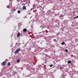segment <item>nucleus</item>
<instances>
[{
    "instance_id": "1",
    "label": "nucleus",
    "mask_w": 78,
    "mask_h": 78,
    "mask_svg": "<svg viewBox=\"0 0 78 78\" xmlns=\"http://www.w3.org/2000/svg\"><path fill=\"white\" fill-rule=\"evenodd\" d=\"M20 51V49L18 48L16 49V51L15 52V53H18Z\"/></svg>"
},
{
    "instance_id": "2",
    "label": "nucleus",
    "mask_w": 78,
    "mask_h": 78,
    "mask_svg": "<svg viewBox=\"0 0 78 78\" xmlns=\"http://www.w3.org/2000/svg\"><path fill=\"white\" fill-rule=\"evenodd\" d=\"M21 35V34L20 33V32H19L18 34H17V37H19L20 36V35Z\"/></svg>"
},
{
    "instance_id": "3",
    "label": "nucleus",
    "mask_w": 78,
    "mask_h": 78,
    "mask_svg": "<svg viewBox=\"0 0 78 78\" xmlns=\"http://www.w3.org/2000/svg\"><path fill=\"white\" fill-rule=\"evenodd\" d=\"M6 65V63H5V61L3 62L2 64V66H5Z\"/></svg>"
},
{
    "instance_id": "4",
    "label": "nucleus",
    "mask_w": 78,
    "mask_h": 78,
    "mask_svg": "<svg viewBox=\"0 0 78 78\" xmlns=\"http://www.w3.org/2000/svg\"><path fill=\"white\" fill-rule=\"evenodd\" d=\"M27 31V29L26 28H25L23 29V32H26Z\"/></svg>"
},
{
    "instance_id": "5",
    "label": "nucleus",
    "mask_w": 78,
    "mask_h": 78,
    "mask_svg": "<svg viewBox=\"0 0 78 78\" xmlns=\"http://www.w3.org/2000/svg\"><path fill=\"white\" fill-rule=\"evenodd\" d=\"M22 8L23 10H25V9H27L26 7H25V6H23Z\"/></svg>"
},
{
    "instance_id": "6",
    "label": "nucleus",
    "mask_w": 78,
    "mask_h": 78,
    "mask_svg": "<svg viewBox=\"0 0 78 78\" xmlns=\"http://www.w3.org/2000/svg\"><path fill=\"white\" fill-rule=\"evenodd\" d=\"M72 62H71L70 60H69L68 62V64H70V63H71Z\"/></svg>"
},
{
    "instance_id": "7",
    "label": "nucleus",
    "mask_w": 78,
    "mask_h": 78,
    "mask_svg": "<svg viewBox=\"0 0 78 78\" xmlns=\"http://www.w3.org/2000/svg\"><path fill=\"white\" fill-rule=\"evenodd\" d=\"M77 18H78V16H76L75 17H74L73 19H77Z\"/></svg>"
},
{
    "instance_id": "8",
    "label": "nucleus",
    "mask_w": 78,
    "mask_h": 78,
    "mask_svg": "<svg viewBox=\"0 0 78 78\" xmlns=\"http://www.w3.org/2000/svg\"><path fill=\"white\" fill-rule=\"evenodd\" d=\"M62 45H64L65 44V42H63L61 43Z\"/></svg>"
},
{
    "instance_id": "9",
    "label": "nucleus",
    "mask_w": 78,
    "mask_h": 78,
    "mask_svg": "<svg viewBox=\"0 0 78 78\" xmlns=\"http://www.w3.org/2000/svg\"><path fill=\"white\" fill-rule=\"evenodd\" d=\"M64 15H62V14H60V16L62 17H64Z\"/></svg>"
},
{
    "instance_id": "10",
    "label": "nucleus",
    "mask_w": 78,
    "mask_h": 78,
    "mask_svg": "<svg viewBox=\"0 0 78 78\" xmlns=\"http://www.w3.org/2000/svg\"><path fill=\"white\" fill-rule=\"evenodd\" d=\"M17 12L18 14H20V13L21 12H20V10H18L17 11Z\"/></svg>"
},
{
    "instance_id": "11",
    "label": "nucleus",
    "mask_w": 78,
    "mask_h": 78,
    "mask_svg": "<svg viewBox=\"0 0 78 78\" xmlns=\"http://www.w3.org/2000/svg\"><path fill=\"white\" fill-rule=\"evenodd\" d=\"M10 65H11V63H10V62L8 63V66H10Z\"/></svg>"
},
{
    "instance_id": "12",
    "label": "nucleus",
    "mask_w": 78,
    "mask_h": 78,
    "mask_svg": "<svg viewBox=\"0 0 78 78\" xmlns=\"http://www.w3.org/2000/svg\"><path fill=\"white\" fill-rule=\"evenodd\" d=\"M60 19H62V20H63V18H62V17H61V16H60L59 17Z\"/></svg>"
},
{
    "instance_id": "13",
    "label": "nucleus",
    "mask_w": 78,
    "mask_h": 78,
    "mask_svg": "<svg viewBox=\"0 0 78 78\" xmlns=\"http://www.w3.org/2000/svg\"><path fill=\"white\" fill-rule=\"evenodd\" d=\"M17 62H20V60L19 59H18L17 61Z\"/></svg>"
},
{
    "instance_id": "14",
    "label": "nucleus",
    "mask_w": 78,
    "mask_h": 78,
    "mask_svg": "<svg viewBox=\"0 0 78 78\" xmlns=\"http://www.w3.org/2000/svg\"><path fill=\"white\" fill-rule=\"evenodd\" d=\"M52 66H53V65H51L50 66V67H52Z\"/></svg>"
},
{
    "instance_id": "15",
    "label": "nucleus",
    "mask_w": 78,
    "mask_h": 78,
    "mask_svg": "<svg viewBox=\"0 0 78 78\" xmlns=\"http://www.w3.org/2000/svg\"><path fill=\"white\" fill-rule=\"evenodd\" d=\"M65 51H66V52H67L68 51V50L67 49H66Z\"/></svg>"
},
{
    "instance_id": "16",
    "label": "nucleus",
    "mask_w": 78,
    "mask_h": 78,
    "mask_svg": "<svg viewBox=\"0 0 78 78\" xmlns=\"http://www.w3.org/2000/svg\"><path fill=\"white\" fill-rule=\"evenodd\" d=\"M56 39H54V42H56Z\"/></svg>"
},
{
    "instance_id": "17",
    "label": "nucleus",
    "mask_w": 78,
    "mask_h": 78,
    "mask_svg": "<svg viewBox=\"0 0 78 78\" xmlns=\"http://www.w3.org/2000/svg\"><path fill=\"white\" fill-rule=\"evenodd\" d=\"M25 4H23V6H25Z\"/></svg>"
},
{
    "instance_id": "18",
    "label": "nucleus",
    "mask_w": 78,
    "mask_h": 78,
    "mask_svg": "<svg viewBox=\"0 0 78 78\" xmlns=\"http://www.w3.org/2000/svg\"><path fill=\"white\" fill-rule=\"evenodd\" d=\"M71 57H73V55H71Z\"/></svg>"
},
{
    "instance_id": "19",
    "label": "nucleus",
    "mask_w": 78,
    "mask_h": 78,
    "mask_svg": "<svg viewBox=\"0 0 78 78\" xmlns=\"http://www.w3.org/2000/svg\"><path fill=\"white\" fill-rule=\"evenodd\" d=\"M57 36H58V35H59V34L57 33Z\"/></svg>"
},
{
    "instance_id": "20",
    "label": "nucleus",
    "mask_w": 78,
    "mask_h": 78,
    "mask_svg": "<svg viewBox=\"0 0 78 78\" xmlns=\"http://www.w3.org/2000/svg\"><path fill=\"white\" fill-rule=\"evenodd\" d=\"M60 69H62V68L60 67Z\"/></svg>"
},
{
    "instance_id": "21",
    "label": "nucleus",
    "mask_w": 78,
    "mask_h": 78,
    "mask_svg": "<svg viewBox=\"0 0 78 78\" xmlns=\"http://www.w3.org/2000/svg\"><path fill=\"white\" fill-rule=\"evenodd\" d=\"M60 30H62V31H63V30L62 29H61Z\"/></svg>"
},
{
    "instance_id": "22",
    "label": "nucleus",
    "mask_w": 78,
    "mask_h": 78,
    "mask_svg": "<svg viewBox=\"0 0 78 78\" xmlns=\"http://www.w3.org/2000/svg\"><path fill=\"white\" fill-rule=\"evenodd\" d=\"M28 14H29V15H30V14H31V13H28Z\"/></svg>"
},
{
    "instance_id": "23",
    "label": "nucleus",
    "mask_w": 78,
    "mask_h": 78,
    "mask_svg": "<svg viewBox=\"0 0 78 78\" xmlns=\"http://www.w3.org/2000/svg\"><path fill=\"white\" fill-rule=\"evenodd\" d=\"M42 33V32H40V33H39V34H40V33Z\"/></svg>"
},
{
    "instance_id": "24",
    "label": "nucleus",
    "mask_w": 78,
    "mask_h": 78,
    "mask_svg": "<svg viewBox=\"0 0 78 78\" xmlns=\"http://www.w3.org/2000/svg\"><path fill=\"white\" fill-rule=\"evenodd\" d=\"M20 1H21V2H22V0H21Z\"/></svg>"
},
{
    "instance_id": "25",
    "label": "nucleus",
    "mask_w": 78,
    "mask_h": 78,
    "mask_svg": "<svg viewBox=\"0 0 78 78\" xmlns=\"http://www.w3.org/2000/svg\"><path fill=\"white\" fill-rule=\"evenodd\" d=\"M8 8H9V7H8Z\"/></svg>"
}]
</instances>
